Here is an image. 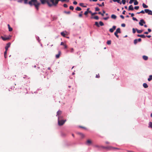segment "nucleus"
<instances>
[{"label":"nucleus","mask_w":152,"mask_h":152,"mask_svg":"<svg viewBox=\"0 0 152 152\" xmlns=\"http://www.w3.org/2000/svg\"><path fill=\"white\" fill-rule=\"evenodd\" d=\"M28 0H24V4H28L31 6L33 5L34 6L35 8L37 10H39V7L41 3L37 1V0H31L28 3Z\"/></svg>","instance_id":"obj_1"},{"label":"nucleus","mask_w":152,"mask_h":152,"mask_svg":"<svg viewBox=\"0 0 152 152\" xmlns=\"http://www.w3.org/2000/svg\"><path fill=\"white\" fill-rule=\"evenodd\" d=\"M58 3V2L57 0H50V1L48 2V5L50 7L53 6L56 7Z\"/></svg>","instance_id":"obj_2"},{"label":"nucleus","mask_w":152,"mask_h":152,"mask_svg":"<svg viewBox=\"0 0 152 152\" xmlns=\"http://www.w3.org/2000/svg\"><path fill=\"white\" fill-rule=\"evenodd\" d=\"M104 25V23L101 21L99 22V23L97 22H96V26L99 27L100 26H102Z\"/></svg>","instance_id":"obj_3"},{"label":"nucleus","mask_w":152,"mask_h":152,"mask_svg":"<svg viewBox=\"0 0 152 152\" xmlns=\"http://www.w3.org/2000/svg\"><path fill=\"white\" fill-rule=\"evenodd\" d=\"M144 11L146 13H147L148 15H152V11L148 9H145Z\"/></svg>","instance_id":"obj_4"},{"label":"nucleus","mask_w":152,"mask_h":152,"mask_svg":"<svg viewBox=\"0 0 152 152\" xmlns=\"http://www.w3.org/2000/svg\"><path fill=\"white\" fill-rule=\"evenodd\" d=\"M145 22L142 19H141L140 20V22H139V24L141 26H143V24H145Z\"/></svg>","instance_id":"obj_5"},{"label":"nucleus","mask_w":152,"mask_h":152,"mask_svg":"<svg viewBox=\"0 0 152 152\" xmlns=\"http://www.w3.org/2000/svg\"><path fill=\"white\" fill-rule=\"evenodd\" d=\"M66 121V120L61 119L60 120L59 118L58 119V124H64Z\"/></svg>","instance_id":"obj_6"},{"label":"nucleus","mask_w":152,"mask_h":152,"mask_svg":"<svg viewBox=\"0 0 152 152\" xmlns=\"http://www.w3.org/2000/svg\"><path fill=\"white\" fill-rule=\"evenodd\" d=\"M116 26H113L112 28H111L109 29V31L111 33H112L116 29Z\"/></svg>","instance_id":"obj_7"},{"label":"nucleus","mask_w":152,"mask_h":152,"mask_svg":"<svg viewBox=\"0 0 152 152\" xmlns=\"http://www.w3.org/2000/svg\"><path fill=\"white\" fill-rule=\"evenodd\" d=\"M40 1L42 4H44L46 3L48 4V2H49V1L47 0H40Z\"/></svg>","instance_id":"obj_8"},{"label":"nucleus","mask_w":152,"mask_h":152,"mask_svg":"<svg viewBox=\"0 0 152 152\" xmlns=\"http://www.w3.org/2000/svg\"><path fill=\"white\" fill-rule=\"evenodd\" d=\"M10 43L9 42L6 45V46L5 47V50L6 51H7L8 50V48L10 47Z\"/></svg>","instance_id":"obj_9"},{"label":"nucleus","mask_w":152,"mask_h":152,"mask_svg":"<svg viewBox=\"0 0 152 152\" xmlns=\"http://www.w3.org/2000/svg\"><path fill=\"white\" fill-rule=\"evenodd\" d=\"M134 10V8L132 5H130L128 8V10L129 11L130 10Z\"/></svg>","instance_id":"obj_10"},{"label":"nucleus","mask_w":152,"mask_h":152,"mask_svg":"<svg viewBox=\"0 0 152 152\" xmlns=\"http://www.w3.org/2000/svg\"><path fill=\"white\" fill-rule=\"evenodd\" d=\"M1 38L4 41H5L8 40L10 39L8 37H4L2 36L1 37Z\"/></svg>","instance_id":"obj_11"},{"label":"nucleus","mask_w":152,"mask_h":152,"mask_svg":"<svg viewBox=\"0 0 152 152\" xmlns=\"http://www.w3.org/2000/svg\"><path fill=\"white\" fill-rule=\"evenodd\" d=\"M61 53V52L60 51L58 52V53L56 55V58H59L60 56Z\"/></svg>","instance_id":"obj_12"},{"label":"nucleus","mask_w":152,"mask_h":152,"mask_svg":"<svg viewBox=\"0 0 152 152\" xmlns=\"http://www.w3.org/2000/svg\"><path fill=\"white\" fill-rule=\"evenodd\" d=\"M137 36L138 37H140L141 38H145L146 37L145 36L144 34H141V35L138 34L137 35Z\"/></svg>","instance_id":"obj_13"},{"label":"nucleus","mask_w":152,"mask_h":152,"mask_svg":"<svg viewBox=\"0 0 152 152\" xmlns=\"http://www.w3.org/2000/svg\"><path fill=\"white\" fill-rule=\"evenodd\" d=\"M91 16V19H95V12L92 13Z\"/></svg>","instance_id":"obj_14"},{"label":"nucleus","mask_w":152,"mask_h":152,"mask_svg":"<svg viewBox=\"0 0 152 152\" xmlns=\"http://www.w3.org/2000/svg\"><path fill=\"white\" fill-rule=\"evenodd\" d=\"M111 18L112 19H115L117 18V16L116 15L114 14H113L111 16Z\"/></svg>","instance_id":"obj_15"},{"label":"nucleus","mask_w":152,"mask_h":152,"mask_svg":"<svg viewBox=\"0 0 152 152\" xmlns=\"http://www.w3.org/2000/svg\"><path fill=\"white\" fill-rule=\"evenodd\" d=\"M148 128H150L152 129V122H149L148 123Z\"/></svg>","instance_id":"obj_16"},{"label":"nucleus","mask_w":152,"mask_h":152,"mask_svg":"<svg viewBox=\"0 0 152 152\" xmlns=\"http://www.w3.org/2000/svg\"><path fill=\"white\" fill-rule=\"evenodd\" d=\"M152 80V75H149V78L148 79V81H150Z\"/></svg>","instance_id":"obj_17"},{"label":"nucleus","mask_w":152,"mask_h":152,"mask_svg":"<svg viewBox=\"0 0 152 152\" xmlns=\"http://www.w3.org/2000/svg\"><path fill=\"white\" fill-rule=\"evenodd\" d=\"M114 2H117L118 3H119L120 4H122L121 2H120V0H112Z\"/></svg>","instance_id":"obj_18"},{"label":"nucleus","mask_w":152,"mask_h":152,"mask_svg":"<svg viewBox=\"0 0 152 152\" xmlns=\"http://www.w3.org/2000/svg\"><path fill=\"white\" fill-rule=\"evenodd\" d=\"M142 58L145 61L147 60L148 58V57L145 56H143Z\"/></svg>","instance_id":"obj_19"},{"label":"nucleus","mask_w":152,"mask_h":152,"mask_svg":"<svg viewBox=\"0 0 152 152\" xmlns=\"http://www.w3.org/2000/svg\"><path fill=\"white\" fill-rule=\"evenodd\" d=\"M117 33H121V31L120 30V28H118L117 29L116 31H115Z\"/></svg>","instance_id":"obj_20"},{"label":"nucleus","mask_w":152,"mask_h":152,"mask_svg":"<svg viewBox=\"0 0 152 152\" xmlns=\"http://www.w3.org/2000/svg\"><path fill=\"white\" fill-rule=\"evenodd\" d=\"M143 86L144 88H146L148 87V86L147 84L145 83H144L143 84Z\"/></svg>","instance_id":"obj_21"},{"label":"nucleus","mask_w":152,"mask_h":152,"mask_svg":"<svg viewBox=\"0 0 152 152\" xmlns=\"http://www.w3.org/2000/svg\"><path fill=\"white\" fill-rule=\"evenodd\" d=\"M136 30L137 33L139 34H140V33H141L142 32V31H143L142 30H138L137 28H136Z\"/></svg>","instance_id":"obj_22"},{"label":"nucleus","mask_w":152,"mask_h":152,"mask_svg":"<svg viewBox=\"0 0 152 152\" xmlns=\"http://www.w3.org/2000/svg\"><path fill=\"white\" fill-rule=\"evenodd\" d=\"M142 6L144 8H147L148 7V6L144 3L142 4Z\"/></svg>","instance_id":"obj_23"},{"label":"nucleus","mask_w":152,"mask_h":152,"mask_svg":"<svg viewBox=\"0 0 152 152\" xmlns=\"http://www.w3.org/2000/svg\"><path fill=\"white\" fill-rule=\"evenodd\" d=\"M97 4L98 5H99V7H102V6H104V2H102L101 4H99V3H97Z\"/></svg>","instance_id":"obj_24"},{"label":"nucleus","mask_w":152,"mask_h":152,"mask_svg":"<svg viewBox=\"0 0 152 152\" xmlns=\"http://www.w3.org/2000/svg\"><path fill=\"white\" fill-rule=\"evenodd\" d=\"M75 10L77 11H80L81 10V9L80 7H77L75 8Z\"/></svg>","instance_id":"obj_25"},{"label":"nucleus","mask_w":152,"mask_h":152,"mask_svg":"<svg viewBox=\"0 0 152 152\" xmlns=\"http://www.w3.org/2000/svg\"><path fill=\"white\" fill-rule=\"evenodd\" d=\"M138 4V2L137 1V0H134V5H137Z\"/></svg>","instance_id":"obj_26"},{"label":"nucleus","mask_w":152,"mask_h":152,"mask_svg":"<svg viewBox=\"0 0 152 152\" xmlns=\"http://www.w3.org/2000/svg\"><path fill=\"white\" fill-rule=\"evenodd\" d=\"M64 12L65 13V14H69L70 13V11H64Z\"/></svg>","instance_id":"obj_27"},{"label":"nucleus","mask_w":152,"mask_h":152,"mask_svg":"<svg viewBox=\"0 0 152 152\" xmlns=\"http://www.w3.org/2000/svg\"><path fill=\"white\" fill-rule=\"evenodd\" d=\"M62 113V112L60 110L58 111L57 112V115H60Z\"/></svg>","instance_id":"obj_28"},{"label":"nucleus","mask_w":152,"mask_h":152,"mask_svg":"<svg viewBox=\"0 0 152 152\" xmlns=\"http://www.w3.org/2000/svg\"><path fill=\"white\" fill-rule=\"evenodd\" d=\"M138 42V41L137 39H134V45H136L137 43Z\"/></svg>","instance_id":"obj_29"},{"label":"nucleus","mask_w":152,"mask_h":152,"mask_svg":"<svg viewBox=\"0 0 152 152\" xmlns=\"http://www.w3.org/2000/svg\"><path fill=\"white\" fill-rule=\"evenodd\" d=\"M61 35L63 37H65V34L64 32H62L61 33Z\"/></svg>","instance_id":"obj_30"},{"label":"nucleus","mask_w":152,"mask_h":152,"mask_svg":"<svg viewBox=\"0 0 152 152\" xmlns=\"http://www.w3.org/2000/svg\"><path fill=\"white\" fill-rule=\"evenodd\" d=\"M118 33H117L116 32H115L114 33V35L117 38H118L119 36L118 35Z\"/></svg>","instance_id":"obj_31"},{"label":"nucleus","mask_w":152,"mask_h":152,"mask_svg":"<svg viewBox=\"0 0 152 152\" xmlns=\"http://www.w3.org/2000/svg\"><path fill=\"white\" fill-rule=\"evenodd\" d=\"M7 51L5 50V52H4V55L5 58H6L7 57Z\"/></svg>","instance_id":"obj_32"},{"label":"nucleus","mask_w":152,"mask_h":152,"mask_svg":"<svg viewBox=\"0 0 152 152\" xmlns=\"http://www.w3.org/2000/svg\"><path fill=\"white\" fill-rule=\"evenodd\" d=\"M111 40H108L107 41V44L108 45H110V44H111Z\"/></svg>","instance_id":"obj_33"},{"label":"nucleus","mask_w":152,"mask_h":152,"mask_svg":"<svg viewBox=\"0 0 152 152\" xmlns=\"http://www.w3.org/2000/svg\"><path fill=\"white\" fill-rule=\"evenodd\" d=\"M126 0H122V3L123 4H126Z\"/></svg>","instance_id":"obj_34"},{"label":"nucleus","mask_w":152,"mask_h":152,"mask_svg":"<svg viewBox=\"0 0 152 152\" xmlns=\"http://www.w3.org/2000/svg\"><path fill=\"white\" fill-rule=\"evenodd\" d=\"M69 9L72 10H73L74 9V7L72 6H71L69 7Z\"/></svg>","instance_id":"obj_35"},{"label":"nucleus","mask_w":152,"mask_h":152,"mask_svg":"<svg viewBox=\"0 0 152 152\" xmlns=\"http://www.w3.org/2000/svg\"><path fill=\"white\" fill-rule=\"evenodd\" d=\"M134 0H130V1L129 2V4H132L133 3V2L134 1Z\"/></svg>","instance_id":"obj_36"},{"label":"nucleus","mask_w":152,"mask_h":152,"mask_svg":"<svg viewBox=\"0 0 152 152\" xmlns=\"http://www.w3.org/2000/svg\"><path fill=\"white\" fill-rule=\"evenodd\" d=\"M103 148H105V149H110L111 148H112L111 147H103Z\"/></svg>","instance_id":"obj_37"},{"label":"nucleus","mask_w":152,"mask_h":152,"mask_svg":"<svg viewBox=\"0 0 152 152\" xmlns=\"http://www.w3.org/2000/svg\"><path fill=\"white\" fill-rule=\"evenodd\" d=\"M132 19L134 20H135L137 21H138V20L135 18L133 17Z\"/></svg>","instance_id":"obj_38"},{"label":"nucleus","mask_w":152,"mask_h":152,"mask_svg":"<svg viewBox=\"0 0 152 152\" xmlns=\"http://www.w3.org/2000/svg\"><path fill=\"white\" fill-rule=\"evenodd\" d=\"M139 7L138 6H135L134 7V9H135V10H137L139 9Z\"/></svg>","instance_id":"obj_39"},{"label":"nucleus","mask_w":152,"mask_h":152,"mask_svg":"<svg viewBox=\"0 0 152 152\" xmlns=\"http://www.w3.org/2000/svg\"><path fill=\"white\" fill-rule=\"evenodd\" d=\"M132 32L134 34L136 32L134 28H133L132 29Z\"/></svg>","instance_id":"obj_40"},{"label":"nucleus","mask_w":152,"mask_h":152,"mask_svg":"<svg viewBox=\"0 0 152 152\" xmlns=\"http://www.w3.org/2000/svg\"><path fill=\"white\" fill-rule=\"evenodd\" d=\"M9 31H11L12 30V28L11 27L9 28Z\"/></svg>","instance_id":"obj_41"},{"label":"nucleus","mask_w":152,"mask_h":152,"mask_svg":"<svg viewBox=\"0 0 152 152\" xmlns=\"http://www.w3.org/2000/svg\"><path fill=\"white\" fill-rule=\"evenodd\" d=\"M109 18V17H104L103 18V19L105 20H107Z\"/></svg>","instance_id":"obj_42"},{"label":"nucleus","mask_w":152,"mask_h":152,"mask_svg":"<svg viewBox=\"0 0 152 152\" xmlns=\"http://www.w3.org/2000/svg\"><path fill=\"white\" fill-rule=\"evenodd\" d=\"M63 6L64 7H66H66H68V6L66 4H64V5H63Z\"/></svg>","instance_id":"obj_43"},{"label":"nucleus","mask_w":152,"mask_h":152,"mask_svg":"<svg viewBox=\"0 0 152 152\" xmlns=\"http://www.w3.org/2000/svg\"><path fill=\"white\" fill-rule=\"evenodd\" d=\"M99 10V9L98 7H96V11H98Z\"/></svg>","instance_id":"obj_44"},{"label":"nucleus","mask_w":152,"mask_h":152,"mask_svg":"<svg viewBox=\"0 0 152 152\" xmlns=\"http://www.w3.org/2000/svg\"><path fill=\"white\" fill-rule=\"evenodd\" d=\"M125 24L124 23H122L121 24V26L123 27H125Z\"/></svg>","instance_id":"obj_45"},{"label":"nucleus","mask_w":152,"mask_h":152,"mask_svg":"<svg viewBox=\"0 0 152 152\" xmlns=\"http://www.w3.org/2000/svg\"><path fill=\"white\" fill-rule=\"evenodd\" d=\"M88 11H86L85 12H84V15H86L88 13Z\"/></svg>","instance_id":"obj_46"},{"label":"nucleus","mask_w":152,"mask_h":152,"mask_svg":"<svg viewBox=\"0 0 152 152\" xmlns=\"http://www.w3.org/2000/svg\"><path fill=\"white\" fill-rule=\"evenodd\" d=\"M23 1H24V0H19L18 1V2L19 3H21Z\"/></svg>","instance_id":"obj_47"},{"label":"nucleus","mask_w":152,"mask_h":152,"mask_svg":"<svg viewBox=\"0 0 152 152\" xmlns=\"http://www.w3.org/2000/svg\"><path fill=\"white\" fill-rule=\"evenodd\" d=\"M120 17L122 18V19H124V16H123V15H120Z\"/></svg>","instance_id":"obj_48"},{"label":"nucleus","mask_w":152,"mask_h":152,"mask_svg":"<svg viewBox=\"0 0 152 152\" xmlns=\"http://www.w3.org/2000/svg\"><path fill=\"white\" fill-rule=\"evenodd\" d=\"M145 11H143V10H142L140 12V13L142 14H144L145 13Z\"/></svg>","instance_id":"obj_49"},{"label":"nucleus","mask_w":152,"mask_h":152,"mask_svg":"<svg viewBox=\"0 0 152 152\" xmlns=\"http://www.w3.org/2000/svg\"><path fill=\"white\" fill-rule=\"evenodd\" d=\"M73 4H74L76 5L77 4V2L76 1H74L73 2Z\"/></svg>","instance_id":"obj_50"},{"label":"nucleus","mask_w":152,"mask_h":152,"mask_svg":"<svg viewBox=\"0 0 152 152\" xmlns=\"http://www.w3.org/2000/svg\"><path fill=\"white\" fill-rule=\"evenodd\" d=\"M83 3H80V6H82V7H83Z\"/></svg>","instance_id":"obj_51"},{"label":"nucleus","mask_w":152,"mask_h":152,"mask_svg":"<svg viewBox=\"0 0 152 152\" xmlns=\"http://www.w3.org/2000/svg\"><path fill=\"white\" fill-rule=\"evenodd\" d=\"M138 41V42H140L141 41V38H139L138 39H137Z\"/></svg>","instance_id":"obj_52"},{"label":"nucleus","mask_w":152,"mask_h":152,"mask_svg":"<svg viewBox=\"0 0 152 152\" xmlns=\"http://www.w3.org/2000/svg\"><path fill=\"white\" fill-rule=\"evenodd\" d=\"M148 32H150L151 31V29L150 28H148Z\"/></svg>","instance_id":"obj_53"},{"label":"nucleus","mask_w":152,"mask_h":152,"mask_svg":"<svg viewBox=\"0 0 152 152\" xmlns=\"http://www.w3.org/2000/svg\"><path fill=\"white\" fill-rule=\"evenodd\" d=\"M99 74H98V75H96V78H99Z\"/></svg>","instance_id":"obj_54"},{"label":"nucleus","mask_w":152,"mask_h":152,"mask_svg":"<svg viewBox=\"0 0 152 152\" xmlns=\"http://www.w3.org/2000/svg\"><path fill=\"white\" fill-rule=\"evenodd\" d=\"M146 37H147L148 38H150L151 37V35H146L145 36Z\"/></svg>","instance_id":"obj_55"},{"label":"nucleus","mask_w":152,"mask_h":152,"mask_svg":"<svg viewBox=\"0 0 152 152\" xmlns=\"http://www.w3.org/2000/svg\"><path fill=\"white\" fill-rule=\"evenodd\" d=\"M82 14H81L80 13L79 15V16L80 17H82Z\"/></svg>","instance_id":"obj_56"},{"label":"nucleus","mask_w":152,"mask_h":152,"mask_svg":"<svg viewBox=\"0 0 152 152\" xmlns=\"http://www.w3.org/2000/svg\"><path fill=\"white\" fill-rule=\"evenodd\" d=\"M61 45H64V43L63 42H61Z\"/></svg>","instance_id":"obj_57"},{"label":"nucleus","mask_w":152,"mask_h":152,"mask_svg":"<svg viewBox=\"0 0 152 152\" xmlns=\"http://www.w3.org/2000/svg\"><path fill=\"white\" fill-rule=\"evenodd\" d=\"M74 51V49L73 48H72L71 49V52L72 53Z\"/></svg>","instance_id":"obj_58"},{"label":"nucleus","mask_w":152,"mask_h":152,"mask_svg":"<svg viewBox=\"0 0 152 152\" xmlns=\"http://www.w3.org/2000/svg\"><path fill=\"white\" fill-rule=\"evenodd\" d=\"M99 19V17L97 16H96V20H98Z\"/></svg>","instance_id":"obj_59"},{"label":"nucleus","mask_w":152,"mask_h":152,"mask_svg":"<svg viewBox=\"0 0 152 152\" xmlns=\"http://www.w3.org/2000/svg\"><path fill=\"white\" fill-rule=\"evenodd\" d=\"M126 12V11L125 10H124L122 12V14L123 15L125 14V12Z\"/></svg>","instance_id":"obj_60"},{"label":"nucleus","mask_w":152,"mask_h":152,"mask_svg":"<svg viewBox=\"0 0 152 152\" xmlns=\"http://www.w3.org/2000/svg\"><path fill=\"white\" fill-rule=\"evenodd\" d=\"M144 34H148V32L146 31L144 33Z\"/></svg>","instance_id":"obj_61"},{"label":"nucleus","mask_w":152,"mask_h":152,"mask_svg":"<svg viewBox=\"0 0 152 152\" xmlns=\"http://www.w3.org/2000/svg\"><path fill=\"white\" fill-rule=\"evenodd\" d=\"M131 17H133V16L134 15V14L133 13H131Z\"/></svg>","instance_id":"obj_62"},{"label":"nucleus","mask_w":152,"mask_h":152,"mask_svg":"<svg viewBox=\"0 0 152 152\" xmlns=\"http://www.w3.org/2000/svg\"><path fill=\"white\" fill-rule=\"evenodd\" d=\"M64 47L65 48H67V46L66 45H64Z\"/></svg>","instance_id":"obj_63"},{"label":"nucleus","mask_w":152,"mask_h":152,"mask_svg":"<svg viewBox=\"0 0 152 152\" xmlns=\"http://www.w3.org/2000/svg\"><path fill=\"white\" fill-rule=\"evenodd\" d=\"M88 13H90L91 14V15H92V13H93L91 11H88Z\"/></svg>","instance_id":"obj_64"}]
</instances>
